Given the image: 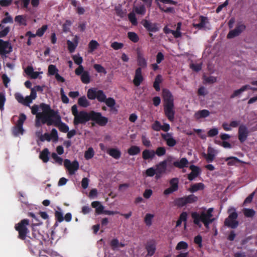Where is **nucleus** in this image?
<instances>
[{"instance_id": "obj_1", "label": "nucleus", "mask_w": 257, "mask_h": 257, "mask_svg": "<svg viewBox=\"0 0 257 257\" xmlns=\"http://www.w3.org/2000/svg\"><path fill=\"white\" fill-rule=\"evenodd\" d=\"M72 113L74 116L73 124L75 126L79 124H85L89 120L94 121L100 126H105L108 121V119L102 115L100 112L92 110L89 112L84 110L78 112L77 106L74 105L71 107Z\"/></svg>"}, {"instance_id": "obj_2", "label": "nucleus", "mask_w": 257, "mask_h": 257, "mask_svg": "<svg viewBox=\"0 0 257 257\" xmlns=\"http://www.w3.org/2000/svg\"><path fill=\"white\" fill-rule=\"evenodd\" d=\"M29 224V220L28 219H24L18 223L15 224V228L18 232V238L24 240L27 245L35 246V242L40 244L41 241L36 235L35 233H32L33 237H30V240H27V234L29 232L27 226Z\"/></svg>"}, {"instance_id": "obj_3", "label": "nucleus", "mask_w": 257, "mask_h": 257, "mask_svg": "<svg viewBox=\"0 0 257 257\" xmlns=\"http://www.w3.org/2000/svg\"><path fill=\"white\" fill-rule=\"evenodd\" d=\"M87 96L90 100H97L100 102H104L110 108V110L116 113L117 109L114 107L116 104L115 99L112 97L106 98V96L102 90H98L95 88H89L87 92Z\"/></svg>"}, {"instance_id": "obj_4", "label": "nucleus", "mask_w": 257, "mask_h": 257, "mask_svg": "<svg viewBox=\"0 0 257 257\" xmlns=\"http://www.w3.org/2000/svg\"><path fill=\"white\" fill-rule=\"evenodd\" d=\"M213 208H209L206 212L201 211L200 212H193L191 213V217L193 219V223L199 227L202 226L201 222L204 224L206 228H208L210 224L212 223L215 218H213L212 212Z\"/></svg>"}, {"instance_id": "obj_5", "label": "nucleus", "mask_w": 257, "mask_h": 257, "mask_svg": "<svg viewBox=\"0 0 257 257\" xmlns=\"http://www.w3.org/2000/svg\"><path fill=\"white\" fill-rule=\"evenodd\" d=\"M163 97L164 101V110L165 116L170 121L174 120L175 110L174 98L171 92L164 89L163 90Z\"/></svg>"}, {"instance_id": "obj_6", "label": "nucleus", "mask_w": 257, "mask_h": 257, "mask_svg": "<svg viewBox=\"0 0 257 257\" xmlns=\"http://www.w3.org/2000/svg\"><path fill=\"white\" fill-rule=\"evenodd\" d=\"M173 159L172 157H169L166 160L160 162L156 165V175L155 178L158 179L160 178L163 174L166 172L167 168V163L171 162Z\"/></svg>"}, {"instance_id": "obj_7", "label": "nucleus", "mask_w": 257, "mask_h": 257, "mask_svg": "<svg viewBox=\"0 0 257 257\" xmlns=\"http://www.w3.org/2000/svg\"><path fill=\"white\" fill-rule=\"evenodd\" d=\"M26 119V115L24 113H21L20 115L16 125L12 129V133L14 136L18 137L19 135H23L24 134V130L23 127V125Z\"/></svg>"}, {"instance_id": "obj_8", "label": "nucleus", "mask_w": 257, "mask_h": 257, "mask_svg": "<svg viewBox=\"0 0 257 257\" xmlns=\"http://www.w3.org/2000/svg\"><path fill=\"white\" fill-rule=\"evenodd\" d=\"M238 215L236 212L230 213L228 217L225 219L224 225L231 228H235L238 225V222L236 220Z\"/></svg>"}, {"instance_id": "obj_9", "label": "nucleus", "mask_w": 257, "mask_h": 257, "mask_svg": "<svg viewBox=\"0 0 257 257\" xmlns=\"http://www.w3.org/2000/svg\"><path fill=\"white\" fill-rule=\"evenodd\" d=\"M246 29L245 25L241 22L238 23L234 29L229 32L227 35V39H232L235 37L238 36Z\"/></svg>"}, {"instance_id": "obj_10", "label": "nucleus", "mask_w": 257, "mask_h": 257, "mask_svg": "<svg viewBox=\"0 0 257 257\" xmlns=\"http://www.w3.org/2000/svg\"><path fill=\"white\" fill-rule=\"evenodd\" d=\"M141 24L144 28L149 32L156 33L159 31L158 25L157 23H152L147 20H143L141 22ZM150 37L153 36V34L151 33H149Z\"/></svg>"}, {"instance_id": "obj_11", "label": "nucleus", "mask_w": 257, "mask_h": 257, "mask_svg": "<svg viewBox=\"0 0 257 257\" xmlns=\"http://www.w3.org/2000/svg\"><path fill=\"white\" fill-rule=\"evenodd\" d=\"M64 165L68 170L70 175H73L75 171L79 169V163L77 161L75 160L71 162L68 159H65L64 161Z\"/></svg>"}, {"instance_id": "obj_12", "label": "nucleus", "mask_w": 257, "mask_h": 257, "mask_svg": "<svg viewBox=\"0 0 257 257\" xmlns=\"http://www.w3.org/2000/svg\"><path fill=\"white\" fill-rule=\"evenodd\" d=\"M145 249L147 252V256H153L156 250L157 242L154 239H150L147 241L145 243Z\"/></svg>"}, {"instance_id": "obj_13", "label": "nucleus", "mask_w": 257, "mask_h": 257, "mask_svg": "<svg viewBox=\"0 0 257 257\" xmlns=\"http://www.w3.org/2000/svg\"><path fill=\"white\" fill-rule=\"evenodd\" d=\"M13 51V48L9 41H5L0 39V55L6 56Z\"/></svg>"}, {"instance_id": "obj_14", "label": "nucleus", "mask_w": 257, "mask_h": 257, "mask_svg": "<svg viewBox=\"0 0 257 257\" xmlns=\"http://www.w3.org/2000/svg\"><path fill=\"white\" fill-rule=\"evenodd\" d=\"M249 135V131L247 126L244 124H241L238 127V139L240 143L244 142Z\"/></svg>"}, {"instance_id": "obj_15", "label": "nucleus", "mask_w": 257, "mask_h": 257, "mask_svg": "<svg viewBox=\"0 0 257 257\" xmlns=\"http://www.w3.org/2000/svg\"><path fill=\"white\" fill-rule=\"evenodd\" d=\"M53 124L62 133H66L69 131V126L61 121V116L59 114L54 118Z\"/></svg>"}, {"instance_id": "obj_16", "label": "nucleus", "mask_w": 257, "mask_h": 257, "mask_svg": "<svg viewBox=\"0 0 257 257\" xmlns=\"http://www.w3.org/2000/svg\"><path fill=\"white\" fill-rule=\"evenodd\" d=\"M52 116L49 114L39 112L36 115V119L40 120L43 124L47 123L48 125H51L53 124L54 120L52 119Z\"/></svg>"}, {"instance_id": "obj_17", "label": "nucleus", "mask_w": 257, "mask_h": 257, "mask_svg": "<svg viewBox=\"0 0 257 257\" xmlns=\"http://www.w3.org/2000/svg\"><path fill=\"white\" fill-rule=\"evenodd\" d=\"M144 78L142 74V70L141 68H137L135 70L133 83L135 86L138 87L144 81Z\"/></svg>"}, {"instance_id": "obj_18", "label": "nucleus", "mask_w": 257, "mask_h": 257, "mask_svg": "<svg viewBox=\"0 0 257 257\" xmlns=\"http://www.w3.org/2000/svg\"><path fill=\"white\" fill-rule=\"evenodd\" d=\"M189 168L191 172L188 175L187 178L189 180L192 181L200 175L201 170L199 167L194 165H190Z\"/></svg>"}, {"instance_id": "obj_19", "label": "nucleus", "mask_w": 257, "mask_h": 257, "mask_svg": "<svg viewBox=\"0 0 257 257\" xmlns=\"http://www.w3.org/2000/svg\"><path fill=\"white\" fill-rule=\"evenodd\" d=\"M40 107L43 111L42 113L49 114V115L52 116L53 118H55L58 115V111L51 109L50 106L48 104L41 103L40 104Z\"/></svg>"}, {"instance_id": "obj_20", "label": "nucleus", "mask_w": 257, "mask_h": 257, "mask_svg": "<svg viewBox=\"0 0 257 257\" xmlns=\"http://www.w3.org/2000/svg\"><path fill=\"white\" fill-rule=\"evenodd\" d=\"M161 137L166 142V144L169 147H173L176 145V141L173 138L171 134H161Z\"/></svg>"}, {"instance_id": "obj_21", "label": "nucleus", "mask_w": 257, "mask_h": 257, "mask_svg": "<svg viewBox=\"0 0 257 257\" xmlns=\"http://www.w3.org/2000/svg\"><path fill=\"white\" fill-rule=\"evenodd\" d=\"M137 63L139 66L138 68L145 69L147 67V61L143 54L141 52L137 53Z\"/></svg>"}, {"instance_id": "obj_22", "label": "nucleus", "mask_w": 257, "mask_h": 257, "mask_svg": "<svg viewBox=\"0 0 257 257\" xmlns=\"http://www.w3.org/2000/svg\"><path fill=\"white\" fill-rule=\"evenodd\" d=\"M188 164L189 162L186 158H182L180 161H174L173 163V165L174 167L179 169L187 167Z\"/></svg>"}, {"instance_id": "obj_23", "label": "nucleus", "mask_w": 257, "mask_h": 257, "mask_svg": "<svg viewBox=\"0 0 257 257\" xmlns=\"http://www.w3.org/2000/svg\"><path fill=\"white\" fill-rule=\"evenodd\" d=\"M214 150L211 147H209L207 150V154H204L203 156L208 163H211L215 158Z\"/></svg>"}, {"instance_id": "obj_24", "label": "nucleus", "mask_w": 257, "mask_h": 257, "mask_svg": "<svg viewBox=\"0 0 257 257\" xmlns=\"http://www.w3.org/2000/svg\"><path fill=\"white\" fill-rule=\"evenodd\" d=\"M110 156L113 157L115 159H119L121 156V152L118 149L116 148H110L107 151Z\"/></svg>"}, {"instance_id": "obj_25", "label": "nucleus", "mask_w": 257, "mask_h": 257, "mask_svg": "<svg viewBox=\"0 0 257 257\" xmlns=\"http://www.w3.org/2000/svg\"><path fill=\"white\" fill-rule=\"evenodd\" d=\"M155 156V151L146 149L142 153V157L144 160L153 159Z\"/></svg>"}, {"instance_id": "obj_26", "label": "nucleus", "mask_w": 257, "mask_h": 257, "mask_svg": "<svg viewBox=\"0 0 257 257\" xmlns=\"http://www.w3.org/2000/svg\"><path fill=\"white\" fill-rule=\"evenodd\" d=\"M204 188V185L202 183H197L191 185L190 187L188 189V191L191 193L197 192L198 190H203Z\"/></svg>"}, {"instance_id": "obj_27", "label": "nucleus", "mask_w": 257, "mask_h": 257, "mask_svg": "<svg viewBox=\"0 0 257 257\" xmlns=\"http://www.w3.org/2000/svg\"><path fill=\"white\" fill-rule=\"evenodd\" d=\"M50 155V152L48 148H45L40 153L39 158L41 159L44 163H47L49 160V156Z\"/></svg>"}, {"instance_id": "obj_28", "label": "nucleus", "mask_w": 257, "mask_h": 257, "mask_svg": "<svg viewBox=\"0 0 257 257\" xmlns=\"http://www.w3.org/2000/svg\"><path fill=\"white\" fill-rule=\"evenodd\" d=\"M71 4L74 7H76V12L79 15H83L85 12L83 7H79V2L76 0H70Z\"/></svg>"}, {"instance_id": "obj_29", "label": "nucleus", "mask_w": 257, "mask_h": 257, "mask_svg": "<svg viewBox=\"0 0 257 257\" xmlns=\"http://www.w3.org/2000/svg\"><path fill=\"white\" fill-rule=\"evenodd\" d=\"M210 114V112L207 109H203L198 111L195 113L196 118L199 119L201 118H205L208 117Z\"/></svg>"}, {"instance_id": "obj_30", "label": "nucleus", "mask_w": 257, "mask_h": 257, "mask_svg": "<svg viewBox=\"0 0 257 257\" xmlns=\"http://www.w3.org/2000/svg\"><path fill=\"white\" fill-rule=\"evenodd\" d=\"M99 46V43L96 40H92L90 41L88 44V52L89 53H92Z\"/></svg>"}, {"instance_id": "obj_31", "label": "nucleus", "mask_w": 257, "mask_h": 257, "mask_svg": "<svg viewBox=\"0 0 257 257\" xmlns=\"http://www.w3.org/2000/svg\"><path fill=\"white\" fill-rule=\"evenodd\" d=\"M141 149L139 147L137 146H132L127 150V153L131 156H135L139 154Z\"/></svg>"}, {"instance_id": "obj_32", "label": "nucleus", "mask_w": 257, "mask_h": 257, "mask_svg": "<svg viewBox=\"0 0 257 257\" xmlns=\"http://www.w3.org/2000/svg\"><path fill=\"white\" fill-rule=\"evenodd\" d=\"M225 161L227 162V165L228 166H233L235 165L236 163H241V161L235 157H229L225 159Z\"/></svg>"}, {"instance_id": "obj_33", "label": "nucleus", "mask_w": 257, "mask_h": 257, "mask_svg": "<svg viewBox=\"0 0 257 257\" xmlns=\"http://www.w3.org/2000/svg\"><path fill=\"white\" fill-rule=\"evenodd\" d=\"M200 23L196 24H194L193 26L196 28L201 29L205 26L206 23L207 22V18L203 16L200 17Z\"/></svg>"}, {"instance_id": "obj_34", "label": "nucleus", "mask_w": 257, "mask_h": 257, "mask_svg": "<svg viewBox=\"0 0 257 257\" xmlns=\"http://www.w3.org/2000/svg\"><path fill=\"white\" fill-rule=\"evenodd\" d=\"M81 80L84 84H88L90 82V76L88 71H84L81 76Z\"/></svg>"}, {"instance_id": "obj_35", "label": "nucleus", "mask_w": 257, "mask_h": 257, "mask_svg": "<svg viewBox=\"0 0 257 257\" xmlns=\"http://www.w3.org/2000/svg\"><path fill=\"white\" fill-rule=\"evenodd\" d=\"M78 104L82 107H87L89 105L90 103L86 99V97L85 96H83L79 98L78 100Z\"/></svg>"}, {"instance_id": "obj_36", "label": "nucleus", "mask_w": 257, "mask_h": 257, "mask_svg": "<svg viewBox=\"0 0 257 257\" xmlns=\"http://www.w3.org/2000/svg\"><path fill=\"white\" fill-rule=\"evenodd\" d=\"M15 21L18 23L20 25L26 26V17L23 15H18L15 18Z\"/></svg>"}, {"instance_id": "obj_37", "label": "nucleus", "mask_w": 257, "mask_h": 257, "mask_svg": "<svg viewBox=\"0 0 257 257\" xmlns=\"http://www.w3.org/2000/svg\"><path fill=\"white\" fill-rule=\"evenodd\" d=\"M170 187L175 191L178 189L179 179L177 178H173L170 180Z\"/></svg>"}, {"instance_id": "obj_38", "label": "nucleus", "mask_w": 257, "mask_h": 257, "mask_svg": "<svg viewBox=\"0 0 257 257\" xmlns=\"http://www.w3.org/2000/svg\"><path fill=\"white\" fill-rule=\"evenodd\" d=\"M248 87V86L243 85L240 89L235 90L230 95V98H233L235 97L239 96L242 92L246 90Z\"/></svg>"}, {"instance_id": "obj_39", "label": "nucleus", "mask_w": 257, "mask_h": 257, "mask_svg": "<svg viewBox=\"0 0 257 257\" xmlns=\"http://www.w3.org/2000/svg\"><path fill=\"white\" fill-rule=\"evenodd\" d=\"M175 203L177 206L180 207H183L187 205L186 201L184 196L176 199Z\"/></svg>"}, {"instance_id": "obj_40", "label": "nucleus", "mask_w": 257, "mask_h": 257, "mask_svg": "<svg viewBox=\"0 0 257 257\" xmlns=\"http://www.w3.org/2000/svg\"><path fill=\"white\" fill-rule=\"evenodd\" d=\"M184 197L185 198L187 204L193 203L196 202L198 200V197L194 194L189 195Z\"/></svg>"}, {"instance_id": "obj_41", "label": "nucleus", "mask_w": 257, "mask_h": 257, "mask_svg": "<svg viewBox=\"0 0 257 257\" xmlns=\"http://www.w3.org/2000/svg\"><path fill=\"white\" fill-rule=\"evenodd\" d=\"M67 44L68 45V49L70 53L74 52L78 45L77 41H76L75 43H74L70 40H68Z\"/></svg>"}, {"instance_id": "obj_42", "label": "nucleus", "mask_w": 257, "mask_h": 257, "mask_svg": "<svg viewBox=\"0 0 257 257\" xmlns=\"http://www.w3.org/2000/svg\"><path fill=\"white\" fill-rule=\"evenodd\" d=\"M127 37L128 39L134 43H137L139 40V38L138 35L132 32H130L127 33Z\"/></svg>"}, {"instance_id": "obj_43", "label": "nucleus", "mask_w": 257, "mask_h": 257, "mask_svg": "<svg viewBox=\"0 0 257 257\" xmlns=\"http://www.w3.org/2000/svg\"><path fill=\"white\" fill-rule=\"evenodd\" d=\"M188 247V243L184 241H181L179 242L176 246V249L177 250H180L182 249H187Z\"/></svg>"}, {"instance_id": "obj_44", "label": "nucleus", "mask_w": 257, "mask_h": 257, "mask_svg": "<svg viewBox=\"0 0 257 257\" xmlns=\"http://www.w3.org/2000/svg\"><path fill=\"white\" fill-rule=\"evenodd\" d=\"M154 215L153 214H150V213H147L144 219V221L146 223V224L150 226L152 224V219L154 218Z\"/></svg>"}, {"instance_id": "obj_45", "label": "nucleus", "mask_w": 257, "mask_h": 257, "mask_svg": "<svg viewBox=\"0 0 257 257\" xmlns=\"http://www.w3.org/2000/svg\"><path fill=\"white\" fill-rule=\"evenodd\" d=\"M128 18L133 26H137L138 24L137 19L134 13L131 12L128 15Z\"/></svg>"}, {"instance_id": "obj_46", "label": "nucleus", "mask_w": 257, "mask_h": 257, "mask_svg": "<svg viewBox=\"0 0 257 257\" xmlns=\"http://www.w3.org/2000/svg\"><path fill=\"white\" fill-rule=\"evenodd\" d=\"M94 153L92 148H89L85 152L84 157L86 160H89L93 158Z\"/></svg>"}, {"instance_id": "obj_47", "label": "nucleus", "mask_w": 257, "mask_h": 257, "mask_svg": "<svg viewBox=\"0 0 257 257\" xmlns=\"http://www.w3.org/2000/svg\"><path fill=\"white\" fill-rule=\"evenodd\" d=\"M155 155H157L159 157L163 156L165 155L166 150L165 147H160L156 149L155 151Z\"/></svg>"}, {"instance_id": "obj_48", "label": "nucleus", "mask_w": 257, "mask_h": 257, "mask_svg": "<svg viewBox=\"0 0 257 257\" xmlns=\"http://www.w3.org/2000/svg\"><path fill=\"white\" fill-rule=\"evenodd\" d=\"M6 101L5 93L0 92V110L3 111L4 109V105Z\"/></svg>"}, {"instance_id": "obj_49", "label": "nucleus", "mask_w": 257, "mask_h": 257, "mask_svg": "<svg viewBox=\"0 0 257 257\" xmlns=\"http://www.w3.org/2000/svg\"><path fill=\"white\" fill-rule=\"evenodd\" d=\"M58 70L54 65H50L48 66V73L51 75H55L58 73Z\"/></svg>"}, {"instance_id": "obj_50", "label": "nucleus", "mask_w": 257, "mask_h": 257, "mask_svg": "<svg viewBox=\"0 0 257 257\" xmlns=\"http://www.w3.org/2000/svg\"><path fill=\"white\" fill-rule=\"evenodd\" d=\"M135 12L139 15H144L146 12V8L144 6L142 5L140 7H137L135 8Z\"/></svg>"}, {"instance_id": "obj_51", "label": "nucleus", "mask_w": 257, "mask_h": 257, "mask_svg": "<svg viewBox=\"0 0 257 257\" xmlns=\"http://www.w3.org/2000/svg\"><path fill=\"white\" fill-rule=\"evenodd\" d=\"M110 46L113 49L118 50L123 48V44L117 42H114L111 44Z\"/></svg>"}, {"instance_id": "obj_52", "label": "nucleus", "mask_w": 257, "mask_h": 257, "mask_svg": "<svg viewBox=\"0 0 257 257\" xmlns=\"http://www.w3.org/2000/svg\"><path fill=\"white\" fill-rule=\"evenodd\" d=\"M93 68L98 73H106L105 68L100 64H95L93 65Z\"/></svg>"}, {"instance_id": "obj_53", "label": "nucleus", "mask_w": 257, "mask_h": 257, "mask_svg": "<svg viewBox=\"0 0 257 257\" xmlns=\"http://www.w3.org/2000/svg\"><path fill=\"white\" fill-rule=\"evenodd\" d=\"M157 6H158L159 9L162 11L166 13H173L174 12V9L173 7H169L167 8L166 9H165L164 8H163L159 3H157Z\"/></svg>"}, {"instance_id": "obj_54", "label": "nucleus", "mask_w": 257, "mask_h": 257, "mask_svg": "<svg viewBox=\"0 0 257 257\" xmlns=\"http://www.w3.org/2000/svg\"><path fill=\"white\" fill-rule=\"evenodd\" d=\"M243 213L246 217H251L255 214V211L252 209H245Z\"/></svg>"}, {"instance_id": "obj_55", "label": "nucleus", "mask_w": 257, "mask_h": 257, "mask_svg": "<svg viewBox=\"0 0 257 257\" xmlns=\"http://www.w3.org/2000/svg\"><path fill=\"white\" fill-rule=\"evenodd\" d=\"M146 175L148 177H153L155 175H156V169L154 167H151L148 168L146 171Z\"/></svg>"}, {"instance_id": "obj_56", "label": "nucleus", "mask_w": 257, "mask_h": 257, "mask_svg": "<svg viewBox=\"0 0 257 257\" xmlns=\"http://www.w3.org/2000/svg\"><path fill=\"white\" fill-rule=\"evenodd\" d=\"M73 60H74L75 64L79 66L82 65L81 64L83 62L82 57L80 56L79 55H75L72 56Z\"/></svg>"}, {"instance_id": "obj_57", "label": "nucleus", "mask_w": 257, "mask_h": 257, "mask_svg": "<svg viewBox=\"0 0 257 257\" xmlns=\"http://www.w3.org/2000/svg\"><path fill=\"white\" fill-rule=\"evenodd\" d=\"M52 158L55 160V162L61 165L63 163V159L59 157L55 153H53L51 155Z\"/></svg>"}, {"instance_id": "obj_58", "label": "nucleus", "mask_w": 257, "mask_h": 257, "mask_svg": "<svg viewBox=\"0 0 257 257\" xmlns=\"http://www.w3.org/2000/svg\"><path fill=\"white\" fill-rule=\"evenodd\" d=\"M5 15L6 17L3 19L2 21V23L3 24H6V23H13V20L11 16L9 15V14L8 12H6L5 14Z\"/></svg>"}, {"instance_id": "obj_59", "label": "nucleus", "mask_w": 257, "mask_h": 257, "mask_svg": "<svg viewBox=\"0 0 257 257\" xmlns=\"http://www.w3.org/2000/svg\"><path fill=\"white\" fill-rule=\"evenodd\" d=\"M47 29V25H43L41 28L38 29L36 32L37 36L39 37L42 36L46 30Z\"/></svg>"}, {"instance_id": "obj_60", "label": "nucleus", "mask_w": 257, "mask_h": 257, "mask_svg": "<svg viewBox=\"0 0 257 257\" xmlns=\"http://www.w3.org/2000/svg\"><path fill=\"white\" fill-rule=\"evenodd\" d=\"M60 95L61 96L62 101L63 103H69V99L68 97L65 95L64 89L62 88H61L60 89Z\"/></svg>"}, {"instance_id": "obj_61", "label": "nucleus", "mask_w": 257, "mask_h": 257, "mask_svg": "<svg viewBox=\"0 0 257 257\" xmlns=\"http://www.w3.org/2000/svg\"><path fill=\"white\" fill-rule=\"evenodd\" d=\"M55 217L57 221L59 222H62L64 220L63 215L61 212L56 211L55 212Z\"/></svg>"}, {"instance_id": "obj_62", "label": "nucleus", "mask_w": 257, "mask_h": 257, "mask_svg": "<svg viewBox=\"0 0 257 257\" xmlns=\"http://www.w3.org/2000/svg\"><path fill=\"white\" fill-rule=\"evenodd\" d=\"M152 128L155 131H160L161 130V123L159 121L156 120L152 124Z\"/></svg>"}, {"instance_id": "obj_63", "label": "nucleus", "mask_w": 257, "mask_h": 257, "mask_svg": "<svg viewBox=\"0 0 257 257\" xmlns=\"http://www.w3.org/2000/svg\"><path fill=\"white\" fill-rule=\"evenodd\" d=\"M119 242L117 238H114L111 240L110 245L113 250H114L116 248L119 246Z\"/></svg>"}, {"instance_id": "obj_64", "label": "nucleus", "mask_w": 257, "mask_h": 257, "mask_svg": "<svg viewBox=\"0 0 257 257\" xmlns=\"http://www.w3.org/2000/svg\"><path fill=\"white\" fill-rule=\"evenodd\" d=\"M218 134V130L217 128H213L210 129L207 133L208 137H213L216 136Z\"/></svg>"}]
</instances>
